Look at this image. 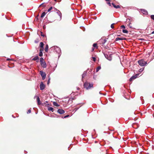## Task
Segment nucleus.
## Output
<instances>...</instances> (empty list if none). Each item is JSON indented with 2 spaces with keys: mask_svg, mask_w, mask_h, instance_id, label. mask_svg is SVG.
I'll return each instance as SVG.
<instances>
[{
  "mask_svg": "<svg viewBox=\"0 0 154 154\" xmlns=\"http://www.w3.org/2000/svg\"><path fill=\"white\" fill-rule=\"evenodd\" d=\"M84 87L86 90H89L93 88V85L92 83H90L88 82H86L84 84Z\"/></svg>",
  "mask_w": 154,
  "mask_h": 154,
  "instance_id": "obj_1",
  "label": "nucleus"
},
{
  "mask_svg": "<svg viewBox=\"0 0 154 154\" xmlns=\"http://www.w3.org/2000/svg\"><path fill=\"white\" fill-rule=\"evenodd\" d=\"M51 48L52 50H54V51H55L59 54L58 55L59 57L60 56V53H61V50L59 47L57 46H54L52 47Z\"/></svg>",
  "mask_w": 154,
  "mask_h": 154,
  "instance_id": "obj_2",
  "label": "nucleus"
},
{
  "mask_svg": "<svg viewBox=\"0 0 154 154\" xmlns=\"http://www.w3.org/2000/svg\"><path fill=\"white\" fill-rule=\"evenodd\" d=\"M138 63L139 64L142 66H146L147 63L145 61L141 59L140 60H139L138 61Z\"/></svg>",
  "mask_w": 154,
  "mask_h": 154,
  "instance_id": "obj_3",
  "label": "nucleus"
},
{
  "mask_svg": "<svg viewBox=\"0 0 154 154\" xmlns=\"http://www.w3.org/2000/svg\"><path fill=\"white\" fill-rule=\"evenodd\" d=\"M106 39H103V38H102L100 39L99 41L98 42L100 44L103 45L106 42Z\"/></svg>",
  "mask_w": 154,
  "mask_h": 154,
  "instance_id": "obj_4",
  "label": "nucleus"
},
{
  "mask_svg": "<svg viewBox=\"0 0 154 154\" xmlns=\"http://www.w3.org/2000/svg\"><path fill=\"white\" fill-rule=\"evenodd\" d=\"M40 74L42 77V79H45L46 76V75L45 72L42 71H40Z\"/></svg>",
  "mask_w": 154,
  "mask_h": 154,
  "instance_id": "obj_5",
  "label": "nucleus"
},
{
  "mask_svg": "<svg viewBox=\"0 0 154 154\" xmlns=\"http://www.w3.org/2000/svg\"><path fill=\"white\" fill-rule=\"evenodd\" d=\"M54 11H57V13L60 17L61 19V18L62 14L60 12L59 10H58L57 9L55 8H54Z\"/></svg>",
  "mask_w": 154,
  "mask_h": 154,
  "instance_id": "obj_6",
  "label": "nucleus"
},
{
  "mask_svg": "<svg viewBox=\"0 0 154 154\" xmlns=\"http://www.w3.org/2000/svg\"><path fill=\"white\" fill-rule=\"evenodd\" d=\"M139 75V74H135L134 75L132 76L129 79L130 81H131L132 80L136 78Z\"/></svg>",
  "mask_w": 154,
  "mask_h": 154,
  "instance_id": "obj_7",
  "label": "nucleus"
},
{
  "mask_svg": "<svg viewBox=\"0 0 154 154\" xmlns=\"http://www.w3.org/2000/svg\"><path fill=\"white\" fill-rule=\"evenodd\" d=\"M45 85L44 84L43 82H41L40 84V89L41 90H43L45 88Z\"/></svg>",
  "mask_w": 154,
  "mask_h": 154,
  "instance_id": "obj_8",
  "label": "nucleus"
},
{
  "mask_svg": "<svg viewBox=\"0 0 154 154\" xmlns=\"http://www.w3.org/2000/svg\"><path fill=\"white\" fill-rule=\"evenodd\" d=\"M104 55L105 57L109 60L110 61L112 60V57L110 55L105 54Z\"/></svg>",
  "mask_w": 154,
  "mask_h": 154,
  "instance_id": "obj_9",
  "label": "nucleus"
},
{
  "mask_svg": "<svg viewBox=\"0 0 154 154\" xmlns=\"http://www.w3.org/2000/svg\"><path fill=\"white\" fill-rule=\"evenodd\" d=\"M140 11L144 14L145 15H147L148 14L147 11L145 9H140Z\"/></svg>",
  "mask_w": 154,
  "mask_h": 154,
  "instance_id": "obj_10",
  "label": "nucleus"
},
{
  "mask_svg": "<svg viewBox=\"0 0 154 154\" xmlns=\"http://www.w3.org/2000/svg\"><path fill=\"white\" fill-rule=\"evenodd\" d=\"M57 112L60 114H63L65 113V111L62 109H58Z\"/></svg>",
  "mask_w": 154,
  "mask_h": 154,
  "instance_id": "obj_11",
  "label": "nucleus"
},
{
  "mask_svg": "<svg viewBox=\"0 0 154 154\" xmlns=\"http://www.w3.org/2000/svg\"><path fill=\"white\" fill-rule=\"evenodd\" d=\"M32 60H36V62H38L39 61V58L38 56H35L32 59Z\"/></svg>",
  "mask_w": 154,
  "mask_h": 154,
  "instance_id": "obj_12",
  "label": "nucleus"
},
{
  "mask_svg": "<svg viewBox=\"0 0 154 154\" xmlns=\"http://www.w3.org/2000/svg\"><path fill=\"white\" fill-rule=\"evenodd\" d=\"M41 65L43 68H45L46 67V64L45 62L41 63Z\"/></svg>",
  "mask_w": 154,
  "mask_h": 154,
  "instance_id": "obj_13",
  "label": "nucleus"
},
{
  "mask_svg": "<svg viewBox=\"0 0 154 154\" xmlns=\"http://www.w3.org/2000/svg\"><path fill=\"white\" fill-rule=\"evenodd\" d=\"M37 103L38 105H40L41 103L40 101V98L38 97H37Z\"/></svg>",
  "mask_w": 154,
  "mask_h": 154,
  "instance_id": "obj_14",
  "label": "nucleus"
},
{
  "mask_svg": "<svg viewBox=\"0 0 154 154\" xmlns=\"http://www.w3.org/2000/svg\"><path fill=\"white\" fill-rule=\"evenodd\" d=\"M112 5L115 8H120V6L119 5H116L114 3H112Z\"/></svg>",
  "mask_w": 154,
  "mask_h": 154,
  "instance_id": "obj_15",
  "label": "nucleus"
},
{
  "mask_svg": "<svg viewBox=\"0 0 154 154\" xmlns=\"http://www.w3.org/2000/svg\"><path fill=\"white\" fill-rule=\"evenodd\" d=\"M87 72L86 71L84 72L83 73L82 75V79H83V78L85 77L87 75Z\"/></svg>",
  "mask_w": 154,
  "mask_h": 154,
  "instance_id": "obj_16",
  "label": "nucleus"
},
{
  "mask_svg": "<svg viewBox=\"0 0 154 154\" xmlns=\"http://www.w3.org/2000/svg\"><path fill=\"white\" fill-rule=\"evenodd\" d=\"M48 45H46V47L45 48V51L46 52H48Z\"/></svg>",
  "mask_w": 154,
  "mask_h": 154,
  "instance_id": "obj_17",
  "label": "nucleus"
},
{
  "mask_svg": "<svg viewBox=\"0 0 154 154\" xmlns=\"http://www.w3.org/2000/svg\"><path fill=\"white\" fill-rule=\"evenodd\" d=\"M124 39L122 38H120L119 37H117L116 39V41H118L119 40H123Z\"/></svg>",
  "mask_w": 154,
  "mask_h": 154,
  "instance_id": "obj_18",
  "label": "nucleus"
},
{
  "mask_svg": "<svg viewBox=\"0 0 154 154\" xmlns=\"http://www.w3.org/2000/svg\"><path fill=\"white\" fill-rule=\"evenodd\" d=\"M48 110L49 111H51L52 112H53V111H54V109L53 108H52V107H49L48 108Z\"/></svg>",
  "mask_w": 154,
  "mask_h": 154,
  "instance_id": "obj_19",
  "label": "nucleus"
},
{
  "mask_svg": "<svg viewBox=\"0 0 154 154\" xmlns=\"http://www.w3.org/2000/svg\"><path fill=\"white\" fill-rule=\"evenodd\" d=\"M46 13H46L45 12H43L41 16V17L43 18L45 16V14H46Z\"/></svg>",
  "mask_w": 154,
  "mask_h": 154,
  "instance_id": "obj_20",
  "label": "nucleus"
},
{
  "mask_svg": "<svg viewBox=\"0 0 154 154\" xmlns=\"http://www.w3.org/2000/svg\"><path fill=\"white\" fill-rule=\"evenodd\" d=\"M44 43L42 42H41L40 44V46L41 48H43L44 46Z\"/></svg>",
  "mask_w": 154,
  "mask_h": 154,
  "instance_id": "obj_21",
  "label": "nucleus"
},
{
  "mask_svg": "<svg viewBox=\"0 0 154 154\" xmlns=\"http://www.w3.org/2000/svg\"><path fill=\"white\" fill-rule=\"evenodd\" d=\"M40 63H43L44 62H45V61H44L43 58L42 57H41L40 58Z\"/></svg>",
  "mask_w": 154,
  "mask_h": 154,
  "instance_id": "obj_22",
  "label": "nucleus"
},
{
  "mask_svg": "<svg viewBox=\"0 0 154 154\" xmlns=\"http://www.w3.org/2000/svg\"><path fill=\"white\" fill-rule=\"evenodd\" d=\"M101 68L100 66H98L96 69V72H98L99 70H100L101 69Z\"/></svg>",
  "mask_w": 154,
  "mask_h": 154,
  "instance_id": "obj_23",
  "label": "nucleus"
},
{
  "mask_svg": "<svg viewBox=\"0 0 154 154\" xmlns=\"http://www.w3.org/2000/svg\"><path fill=\"white\" fill-rule=\"evenodd\" d=\"M122 32L125 33H128V31L126 29H123L122 30Z\"/></svg>",
  "mask_w": 154,
  "mask_h": 154,
  "instance_id": "obj_24",
  "label": "nucleus"
},
{
  "mask_svg": "<svg viewBox=\"0 0 154 154\" xmlns=\"http://www.w3.org/2000/svg\"><path fill=\"white\" fill-rule=\"evenodd\" d=\"M53 105L54 106H59V105L58 104V103L57 102H53Z\"/></svg>",
  "mask_w": 154,
  "mask_h": 154,
  "instance_id": "obj_25",
  "label": "nucleus"
},
{
  "mask_svg": "<svg viewBox=\"0 0 154 154\" xmlns=\"http://www.w3.org/2000/svg\"><path fill=\"white\" fill-rule=\"evenodd\" d=\"M54 9V8H53L52 7H50L48 10V12H50L52 9Z\"/></svg>",
  "mask_w": 154,
  "mask_h": 154,
  "instance_id": "obj_26",
  "label": "nucleus"
},
{
  "mask_svg": "<svg viewBox=\"0 0 154 154\" xmlns=\"http://www.w3.org/2000/svg\"><path fill=\"white\" fill-rule=\"evenodd\" d=\"M93 46L95 48H97V45L96 43H94L93 45Z\"/></svg>",
  "mask_w": 154,
  "mask_h": 154,
  "instance_id": "obj_27",
  "label": "nucleus"
},
{
  "mask_svg": "<svg viewBox=\"0 0 154 154\" xmlns=\"http://www.w3.org/2000/svg\"><path fill=\"white\" fill-rule=\"evenodd\" d=\"M39 56L40 57H42L43 55V53L42 51H40L39 53Z\"/></svg>",
  "mask_w": 154,
  "mask_h": 154,
  "instance_id": "obj_28",
  "label": "nucleus"
},
{
  "mask_svg": "<svg viewBox=\"0 0 154 154\" xmlns=\"http://www.w3.org/2000/svg\"><path fill=\"white\" fill-rule=\"evenodd\" d=\"M144 68H141L139 70V72H142L144 70Z\"/></svg>",
  "mask_w": 154,
  "mask_h": 154,
  "instance_id": "obj_29",
  "label": "nucleus"
},
{
  "mask_svg": "<svg viewBox=\"0 0 154 154\" xmlns=\"http://www.w3.org/2000/svg\"><path fill=\"white\" fill-rule=\"evenodd\" d=\"M151 18L154 21V15H152L150 16Z\"/></svg>",
  "mask_w": 154,
  "mask_h": 154,
  "instance_id": "obj_30",
  "label": "nucleus"
},
{
  "mask_svg": "<svg viewBox=\"0 0 154 154\" xmlns=\"http://www.w3.org/2000/svg\"><path fill=\"white\" fill-rule=\"evenodd\" d=\"M115 23H113L112 24H111V27L113 29L114 28V24Z\"/></svg>",
  "mask_w": 154,
  "mask_h": 154,
  "instance_id": "obj_31",
  "label": "nucleus"
},
{
  "mask_svg": "<svg viewBox=\"0 0 154 154\" xmlns=\"http://www.w3.org/2000/svg\"><path fill=\"white\" fill-rule=\"evenodd\" d=\"M69 116V115H66V116H64V117H62V118H67Z\"/></svg>",
  "mask_w": 154,
  "mask_h": 154,
  "instance_id": "obj_32",
  "label": "nucleus"
},
{
  "mask_svg": "<svg viewBox=\"0 0 154 154\" xmlns=\"http://www.w3.org/2000/svg\"><path fill=\"white\" fill-rule=\"evenodd\" d=\"M41 35L43 37H44L45 36V35L44 34H43L42 32H41Z\"/></svg>",
  "mask_w": 154,
  "mask_h": 154,
  "instance_id": "obj_33",
  "label": "nucleus"
},
{
  "mask_svg": "<svg viewBox=\"0 0 154 154\" xmlns=\"http://www.w3.org/2000/svg\"><path fill=\"white\" fill-rule=\"evenodd\" d=\"M79 108H75L74 110L75 111V112L76 111L79 109Z\"/></svg>",
  "mask_w": 154,
  "mask_h": 154,
  "instance_id": "obj_34",
  "label": "nucleus"
},
{
  "mask_svg": "<svg viewBox=\"0 0 154 154\" xmlns=\"http://www.w3.org/2000/svg\"><path fill=\"white\" fill-rule=\"evenodd\" d=\"M31 112V110L29 109L28 110V111L27 112V113L28 114L29 113H30Z\"/></svg>",
  "mask_w": 154,
  "mask_h": 154,
  "instance_id": "obj_35",
  "label": "nucleus"
},
{
  "mask_svg": "<svg viewBox=\"0 0 154 154\" xmlns=\"http://www.w3.org/2000/svg\"><path fill=\"white\" fill-rule=\"evenodd\" d=\"M50 78H49L48 81V84L50 82Z\"/></svg>",
  "mask_w": 154,
  "mask_h": 154,
  "instance_id": "obj_36",
  "label": "nucleus"
},
{
  "mask_svg": "<svg viewBox=\"0 0 154 154\" xmlns=\"http://www.w3.org/2000/svg\"><path fill=\"white\" fill-rule=\"evenodd\" d=\"M121 28H125V26H124V25H122L121 26Z\"/></svg>",
  "mask_w": 154,
  "mask_h": 154,
  "instance_id": "obj_37",
  "label": "nucleus"
},
{
  "mask_svg": "<svg viewBox=\"0 0 154 154\" xmlns=\"http://www.w3.org/2000/svg\"><path fill=\"white\" fill-rule=\"evenodd\" d=\"M92 58L93 59V60L95 61L96 60V58L94 57H92Z\"/></svg>",
  "mask_w": 154,
  "mask_h": 154,
  "instance_id": "obj_38",
  "label": "nucleus"
},
{
  "mask_svg": "<svg viewBox=\"0 0 154 154\" xmlns=\"http://www.w3.org/2000/svg\"><path fill=\"white\" fill-rule=\"evenodd\" d=\"M107 4L109 6H111V3L109 2H108L107 3Z\"/></svg>",
  "mask_w": 154,
  "mask_h": 154,
  "instance_id": "obj_39",
  "label": "nucleus"
},
{
  "mask_svg": "<svg viewBox=\"0 0 154 154\" xmlns=\"http://www.w3.org/2000/svg\"><path fill=\"white\" fill-rule=\"evenodd\" d=\"M12 60V59H10L9 58H8V59H7V61H9V60Z\"/></svg>",
  "mask_w": 154,
  "mask_h": 154,
  "instance_id": "obj_40",
  "label": "nucleus"
},
{
  "mask_svg": "<svg viewBox=\"0 0 154 154\" xmlns=\"http://www.w3.org/2000/svg\"><path fill=\"white\" fill-rule=\"evenodd\" d=\"M37 96L36 95H35L34 97V98L35 99V98L36 97L37 98Z\"/></svg>",
  "mask_w": 154,
  "mask_h": 154,
  "instance_id": "obj_41",
  "label": "nucleus"
},
{
  "mask_svg": "<svg viewBox=\"0 0 154 154\" xmlns=\"http://www.w3.org/2000/svg\"><path fill=\"white\" fill-rule=\"evenodd\" d=\"M152 34H154V31H153L152 32Z\"/></svg>",
  "mask_w": 154,
  "mask_h": 154,
  "instance_id": "obj_42",
  "label": "nucleus"
},
{
  "mask_svg": "<svg viewBox=\"0 0 154 154\" xmlns=\"http://www.w3.org/2000/svg\"><path fill=\"white\" fill-rule=\"evenodd\" d=\"M106 1H110V0H105Z\"/></svg>",
  "mask_w": 154,
  "mask_h": 154,
  "instance_id": "obj_43",
  "label": "nucleus"
},
{
  "mask_svg": "<svg viewBox=\"0 0 154 154\" xmlns=\"http://www.w3.org/2000/svg\"><path fill=\"white\" fill-rule=\"evenodd\" d=\"M43 4H41V5H40V6L43 5Z\"/></svg>",
  "mask_w": 154,
  "mask_h": 154,
  "instance_id": "obj_44",
  "label": "nucleus"
},
{
  "mask_svg": "<svg viewBox=\"0 0 154 154\" xmlns=\"http://www.w3.org/2000/svg\"><path fill=\"white\" fill-rule=\"evenodd\" d=\"M12 117H14V118H15V117H14V116H13V115H12Z\"/></svg>",
  "mask_w": 154,
  "mask_h": 154,
  "instance_id": "obj_45",
  "label": "nucleus"
},
{
  "mask_svg": "<svg viewBox=\"0 0 154 154\" xmlns=\"http://www.w3.org/2000/svg\"><path fill=\"white\" fill-rule=\"evenodd\" d=\"M143 38H142L141 39V40H143Z\"/></svg>",
  "mask_w": 154,
  "mask_h": 154,
  "instance_id": "obj_46",
  "label": "nucleus"
}]
</instances>
